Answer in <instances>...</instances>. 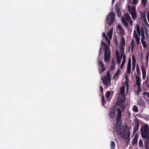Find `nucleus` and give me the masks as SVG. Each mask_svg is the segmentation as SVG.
<instances>
[{
  "mask_svg": "<svg viewBox=\"0 0 149 149\" xmlns=\"http://www.w3.org/2000/svg\"><path fill=\"white\" fill-rule=\"evenodd\" d=\"M98 63L99 66L101 67L99 69V71L101 73L103 72L105 70L106 68H104V64L102 63L100 60L98 61Z\"/></svg>",
  "mask_w": 149,
  "mask_h": 149,
  "instance_id": "obj_8",
  "label": "nucleus"
},
{
  "mask_svg": "<svg viewBox=\"0 0 149 149\" xmlns=\"http://www.w3.org/2000/svg\"><path fill=\"white\" fill-rule=\"evenodd\" d=\"M104 59L105 62L109 63L111 58V52L110 49L104 50Z\"/></svg>",
  "mask_w": 149,
  "mask_h": 149,
  "instance_id": "obj_3",
  "label": "nucleus"
},
{
  "mask_svg": "<svg viewBox=\"0 0 149 149\" xmlns=\"http://www.w3.org/2000/svg\"><path fill=\"white\" fill-rule=\"evenodd\" d=\"M125 91V87L123 86H122L120 88V93L121 94H124Z\"/></svg>",
  "mask_w": 149,
  "mask_h": 149,
  "instance_id": "obj_34",
  "label": "nucleus"
},
{
  "mask_svg": "<svg viewBox=\"0 0 149 149\" xmlns=\"http://www.w3.org/2000/svg\"><path fill=\"white\" fill-rule=\"evenodd\" d=\"M134 38L136 42V44L137 45H138L139 43L140 38L139 36L135 37Z\"/></svg>",
  "mask_w": 149,
  "mask_h": 149,
  "instance_id": "obj_28",
  "label": "nucleus"
},
{
  "mask_svg": "<svg viewBox=\"0 0 149 149\" xmlns=\"http://www.w3.org/2000/svg\"><path fill=\"white\" fill-rule=\"evenodd\" d=\"M143 75V80H145L146 77V74H142Z\"/></svg>",
  "mask_w": 149,
  "mask_h": 149,
  "instance_id": "obj_58",
  "label": "nucleus"
},
{
  "mask_svg": "<svg viewBox=\"0 0 149 149\" xmlns=\"http://www.w3.org/2000/svg\"><path fill=\"white\" fill-rule=\"evenodd\" d=\"M120 33L122 35H124L125 34V33H124V29H123L121 30H120Z\"/></svg>",
  "mask_w": 149,
  "mask_h": 149,
  "instance_id": "obj_52",
  "label": "nucleus"
},
{
  "mask_svg": "<svg viewBox=\"0 0 149 149\" xmlns=\"http://www.w3.org/2000/svg\"><path fill=\"white\" fill-rule=\"evenodd\" d=\"M140 13L141 19H142L146 17V14L145 13H143L142 12H140Z\"/></svg>",
  "mask_w": 149,
  "mask_h": 149,
  "instance_id": "obj_35",
  "label": "nucleus"
},
{
  "mask_svg": "<svg viewBox=\"0 0 149 149\" xmlns=\"http://www.w3.org/2000/svg\"><path fill=\"white\" fill-rule=\"evenodd\" d=\"M110 95V93L109 91H108L107 92L106 94V97L107 98H108Z\"/></svg>",
  "mask_w": 149,
  "mask_h": 149,
  "instance_id": "obj_43",
  "label": "nucleus"
},
{
  "mask_svg": "<svg viewBox=\"0 0 149 149\" xmlns=\"http://www.w3.org/2000/svg\"><path fill=\"white\" fill-rule=\"evenodd\" d=\"M136 27H137L136 30L137 31V32L138 33L139 36H141V31L140 28V26L138 25H137L136 26Z\"/></svg>",
  "mask_w": 149,
  "mask_h": 149,
  "instance_id": "obj_18",
  "label": "nucleus"
},
{
  "mask_svg": "<svg viewBox=\"0 0 149 149\" xmlns=\"http://www.w3.org/2000/svg\"><path fill=\"white\" fill-rule=\"evenodd\" d=\"M124 102V101L122 99L116 102V105L119 106L120 105H124V104H123Z\"/></svg>",
  "mask_w": 149,
  "mask_h": 149,
  "instance_id": "obj_17",
  "label": "nucleus"
},
{
  "mask_svg": "<svg viewBox=\"0 0 149 149\" xmlns=\"http://www.w3.org/2000/svg\"><path fill=\"white\" fill-rule=\"evenodd\" d=\"M133 22V21H132L131 20H130V25L131 26H132V25Z\"/></svg>",
  "mask_w": 149,
  "mask_h": 149,
  "instance_id": "obj_59",
  "label": "nucleus"
},
{
  "mask_svg": "<svg viewBox=\"0 0 149 149\" xmlns=\"http://www.w3.org/2000/svg\"><path fill=\"white\" fill-rule=\"evenodd\" d=\"M140 130L142 137L148 140L149 139V127L148 125L146 124L141 127Z\"/></svg>",
  "mask_w": 149,
  "mask_h": 149,
  "instance_id": "obj_1",
  "label": "nucleus"
},
{
  "mask_svg": "<svg viewBox=\"0 0 149 149\" xmlns=\"http://www.w3.org/2000/svg\"><path fill=\"white\" fill-rule=\"evenodd\" d=\"M116 65V63L115 61H114L113 60L112 61L111 63V70H113L115 67Z\"/></svg>",
  "mask_w": 149,
  "mask_h": 149,
  "instance_id": "obj_24",
  "label": "nucleus"
},
{
  "mask_svg": "<svg viewBox=\"0 0 149 149\" xmlns=\"http://www.w3.org/2000/svg\"><path fill=\"white\" fill-rule=\"evenodd\" d=\"M129 1H130L131 0H129ZM138 3V1L137 0H133L132 1V4H135L136 5Z\"/></svg>",
  "mask_w": 149,
  "mask_h": 149,
  "instance_id": "obj_49",
  "label": "nucleus"
},
{
  "mask_svg": "<svg viewBox=\"0 0 149 149\" xmlns=\"http://www.w3.org/2000/svg\"><path fill=\"white\" fill-rule=\"evenodd\" d=\"M131 8L130 6L129 5H128V9L130 12L131 11Z\"/></svg>",
  "mask_w": 149,
  "mask_h": 149,
  "instance_id": "obj_60",
  "label": "nucleus"
},
{
  "mask_svg": "<svg viewBox=\"0 0 149 149\" xmlns=\"http://www.w3.org/2000/svg\"><path fill=\"white\" fill-rule=\"evenodd\" d=\"M102 36L103 37L105 38L106 40L108 39V38L107 36L105 33L103 32L102 33Z\"/></svg>",
  "mask_w": 149,
  "mask_h": 149,
  "instance_id": "obj_47",
  "label": "nucleus"
},
{
  "mask_svg": "<svg viewBox=\"0 0 149 149\" xmlns=\"http://www.w3.org/2000/svg\"><path fill=\"white\" fill-rule=\"evenodd\" d=\"M117 115L116 118V124L118 125L120 122V120L122 118V112L121 110L119 108L117 109Z\"/></svg>",
  "mask_w": 149,
  "mask_h": 149,
  "instance_id": "obj_6",
  "label": "nucleus"
},
{
  "mask_svg": "<svg viewBox=\"0 0 149 149\" xmlns=\"http://www.w3.org/2000/svg\"><path fill=\"white\" fill-rule=\"evenodd\" d=\"M136 84L137 86H141V83L140 82L141 81V79L140 77H139L138 76H137L136 74Z\"/></svg>",
  "mask_w": 149,
  "mask_h": 149,
  "instance_id": "obj_14",
  "label": "nucleus"
},
{
  "mask_svg": "<svg viewBox=\"0 0 149 149\" xmlns=\"http://www.w3.org/2000/svg\"><path fill=\"white\" fill-rule=\"evenodd\" d=\"M125 83L126 85L127 86V89L128 88V87H129L128 81H125Z\"/></svg>",
  "mask_w": 149,
  "mask_h": 149,
  "instance_id": "obj_54",
  "label": "nucleus"
},
{
  "mask_svg": "<svg viewBox=\"0 0 149 149\" xmlns=\"http://www.w3.org/2000/svg\"><path fill=\"white\" fill-rule=\"evenodd\" d=\"M115 15L111 12L109 13L106 19V21L109 26H110L114 21Z\"/></svg>",
  "mask_w": 149,
  "mask_h": 149,
  "instance_id": "obj_2",
  "label": "nucleus"
},
{
  "mask_svg": "<svg viewBox=\"0 0 149 149\" xmlns=\"http://www.w3.org/2000/svg\"><path fill=\"white\" fill-rule=\"evenodd\" d=\"M138 36H139L138 35L136 31L135 30H134L133 32V36L134 37H135Z\"/></svg>",
  "mask_w": 149,
  "mask_h": 149,
  "instance_id": "obj_48",
  "label": "nucleus"
},
{
  "mask_svg": "<svg viewBox=\"0 0 149 149\" xmlns=\"http://www.w3.org/2000/svg\"><path fill=\"white\" fill-rule=\"evenodd\" d=\"M142 74H146V71L144 68L142 67L141 68Z\"/></svg>",
  "mask_w": 149,
  "mask_h": 149,
  "instance_id": "obj_37",
  "label": "nucleus"
},
{
  "mask_svg": "<svg viewBox=\"0 0 149 149\" xmlns=\"http://www.w3.org/2000/svg\"><path fill=\"white\" fill-rule=\"evenodd\" d=\"M120 69L119 68L117 70V71L116 72V74H114L113 77V78H114V77H117L118 76L120 72Z\"/></svg>",
  "mask_w": 149,
  "mask_h": 149,
  "instance_id": "obj_29",
  "label": "nucleus"
},
{
  "mask_svg": "<svg viewBox=\"0 0 149 149\" xmlns=\"http://www.w3.org/2000/svg\"><path fill=\"white\" fill-rule=\"evenodd\" d=\"M138 137V135L137 134H136L133 139L132 144L133 145L137 143Z\"/></svg>",
  "mask_w": 149,
  "mask_h": 149,
  "instance_id": "obj_15",
  "label": "nucleus"
},
{
  "mask_svg": "<svg viewBox=\"0 0 149 149\" xmlns=\"http://www.w3.org/2000/svg\"><path fill=\"white\" fill-rule=\"evenodd\" d=\"M132 110L135 112H137L139 111L137 107L135 105L134 106Z\"/></svg>",
  "mask_w": 149,
  "mask_h": 149,
  "instance_id": "obj_33",
  "label": "nucleus"
},
{
  "mask_svg": "<svg viewBox=\"0 0 149 149\" xmlns=\"http://www.w3.org/2000/svg\"><path fill=\"white\" fill-rule=\"evenodd\" d=\"M120 107L122 109L123 112L125 110L126 108V106L125 105H120Z\"/></svg>",
  "mask_w": 149,
  "mask_h": 149,
  "instance_id": "obj_39",
  "label": "nucleus"
},
{
  "mask_svg": "<svg viewBox=\"0 0 149 149\" xmlns=\"http://www.w3.org/2000/svg\"><path fill=\"white\" fill-rule=\"evenodd\" d=\"M123 57V61L121 65L120 66V68L121 69H122V68L123 67L125 63V58H126V56H122Z\"/></svg>",
  "mask_w": 149,
  "mask_h": 149,
  "instance_id": "obj_19",
  "label": "nucleus"
},
{
  "mask_svg": "<svg viewBox=\"0 0 149 149\" xmlns=\"http://www.w3.org/2000/svg\"><path fill=\"white\" fill-rule=\"evenodd\" d=\"M124 47H121L120 50V51L121 52V57H122V56H125L124 54Z\"/></svg>",
  "mask_w": 149,
  "mask_h": 149,
  "instance_id": "obj_26",
  "label": "nucleus"
},
{
  "mask_svg": "<svg viewBox=\"0 0 149 149\" xmlns=\"http://www.w3.org/2000/svg\"><path fill=\"white\" fill-rule=\"evenodd\" d=\"M145 34L146 36V37L148 38V31H145Z\"/></svg>",
  "mask_w": 149,
  "mask_h": 149,
  "instance_id": "obj_55",
  "label": "nucleus"
},
{
  "mask_svg": "<svg viewBox=\"0 0 149 149\" xmlns=\"http://www.w3.org/2000/svg\"><path fill=\"white\" fill-rule=\"evenodd\" d=\"M111 149H114L115 148V143L113 141H111Z\"/></svg>",
  "mask_w": 149,
  "mask_h": 149,
  "instance_id": "obj_32",
  "label": "nucleus"
},
{
  "mask_svg": "<svg viewBox=\"0 0 149 149\" xmlns=\"http://www.w3.org/2000/svg\"><path fill=\"white\" fill-rule=\"evenodd\" d=\"M112 33L113 30L112 29H111V30L109 31H108V32L107 33V35L111 39V38L112 37Z\"/></svg>",
  "mask_w": 149,
  "mask_h": 149,
  "instance_id": "obj_20",
  "label": "nucleus"
},
{
  "mask_svg": "<svg viewBox=\"0 0 149 149\" xmlns=\"http://www.w3.org/2000/svg\"><path fill=\"white\" fill-rule=\"evenodd\" d=\"M146 87L147 88L149 89V84L148 83V82L146 83Z\"/></svg>",
  "mask_w": 149,
  "mask_h": 149,
  "instance_id": "obj_63",
  "label": "nucleus"
},
{
  "mask_svg": "<svg viewBox=\"0 0 149 149\" xmlns=\"http://www.w3.org/2000/svg\"><path fill=\"white\" fill-rule=\"evenodd\" d=\"M136 10L135 7L132 6L131 7V11L130 12L132 19L134 20H135L136 18L137 17Z\"/></svg>",
  "mask_w": 149,
  "mask_h": 149,
  "instance_id": "obj_4",
  "label": "nucleus"
},
{
  "mask_svg": "<svg viewBox=\"0 0 149 149\" xmlns=\"http://www.w3.org/2000/svg\"><path fill=\"white\" fill-rule=\"evenodd\" d=\"M121 47H124L125 46V40L124 37H122L120 42Z\"/></svg>",
  "mask_w": 149,
  "mask_h": 149,
  "instance_id": "obj_13",
  "label": "nucleus"
},
{
  "mask_svg": "<svg viewBox=\"0 0 149 149\" xmlns=\"http://www.w3.org/2000/svg\"><path fill=\"white\" fill-rule=\"evenodd\" d=\"M141 37H142V38H141V41L144 40L145 38L144 32L143 29H142L141 30Z\"/></svg>",
  "mask_w": 149,
  "mask_h": 149,
  "instance_id": "obj_23",
  "label": "nucleus"
},
{
  "mask_svg": "<svg viewBox=\"0 0 149 149\" xmlns=\"http://www.w3.org/2000/svg\"><path fill=\"white\" fill-rule=\"evenodd\" d=\"M114 131L117 133V134L119 135H120L123 132V130L121 128V126L120 125H118V126H116L114 128Z\"/></svg>",
  "mask_w": 149,
  "mask_h": 149,
  "instance_id": "obj_7",
  "label": "nucleus"
},
{
  "mask_svg": "<svg viewBox=\"0 0 149 149\" xmlns=\"http://www.w3.org/2000/svg\"><path fill=\"white\" fill-rule=\"evenodd\" d=\"M107 42L109 44V45H110V41L109 40V39L108 38V39L107 40H106Z\"/></svg>",
  "mask_w": 149,
  "mask_h": 149,
  "instance_id": "obj_62",
  "label": "nucleus"
},
{
  "mask_svg": "<svg viewBox=\"0 0 149 149\" xmlns=\"http://www.w3.org/2000/svg\"><path fill=\"white\" fill-rule=\"evenodd\" d=\"M117 27L118 29L120 30H121L122 29H123V27H122L121 26V25L120 24H118V26H117Z\"/></svg>",
  "mask_w": 149,
  "mask_h": 149,
  "instance_id": "obj_51",
  "label": "nucleus"
},
{
  "mask_svg": "<svg viewBox=\"0 0 149 149\" xmlns=\"http://www.w3.org/2000/svg\"><path fill=\"white\" fill-rule=\"evenodd\" d=\"M116 58L120 57V56L119 53L118 51H117L116 52Z\"/></svg>",
  "mask_w": 149,
  "mask_h": 149,
  "instance_id": "obj_50",
  "label": "nucleus"
},
{
  "mask_svg": "<svg viewBox=\"0 0 149 149\" xmlns=\"http://www.w3.org/2000/svg\"><path fill=\"white\" fill-rule=\"evenodd\" d=\"M125 81H128V78L127 75H126L125 77Z\"/></svg>",
  "mask_w": 149,
  "mask_h": 149,
  "instance_id": "obj_61",
  "label": "nucleus"
},
{
  "mask_svg": "<svg viewBox=\"0 0 149 149\" xmlns=\"http://www.w3.org/2000/svg\"><path fill=\"white\" fill-rule=\"evenodd\" d=\"M139 145L140 147H143V141L141 139H140L139 140Z\"/></svg>",
  "mask_w": 149,
  "mask_h": 149,
  "instance_id": "obj_41",
  "label": "nucleus"
},
{
  "mask_svg": "<svg viewBox=\"0 0 149 149\" xmlns=\"http://www.w3.org/2000/svg\"><path fill=\"white\" fill-rule=\"evenodd\" d=\"M102 105H104V104H105V101L104 98L103 94H102Z\"/></svg>",
  "mask_w": 149,
  "mask_h": 149,
  "instance_id": "obj_38",
  "label": "nucleus"
},
{
  "mask_svg": "<svg viewBox=\"0 0 149 149\" xmlns=\"http://www.w3.org/2000/svg\"><path fill=\"white\" fill-rule=\"evenodd\" d=\"M115 108L114 107H111L109 113V117L111 119L113 118L115 116Z\"/></svg>",
  "mask_w": 149,
  "mask_h": 149,
  "instance_id": "obj_5",
  "label": "nucleus"
},
{
  "mask_svg": "<svg viewBox=\"0 0 149 149\" xmlns=\"http://www.w3.org/2000/svg\"><path fill=\"white\" fill-rule=\"evenodd\" d=\"M115 0H112V5H113V3L115 2Z\"/></svg>",
  "mask_w": 149,
  "mask_h": 149,
  "instance_id": "obj_64",
  "label": "nucleus"
},
{
  "mask_svg": "<svg viewBox=\"0 0 149 149\" xmlns=\"http://www.w3.org/2000/svg\"><path fill=\"white\" fill-rule=\"evenodd\" d=\"M116 10L118 17H120L121 16L122 12H121L120 8H117V9Z\"/></svg>",
  "mask_w": 149,
  "mask_h": 149,
  "instance_id": "obj_21",
  "label": "nucleus"
},
{
  "mask_svg": "<svg viewBox=\"0 0 149 149\" xmlns=\"http://www.w3.org/2000/svg\"><path fill=\"white\" fill-rule=\"evenodd\" d=\"M121 21L122 24L125 26V27L127 28L128 24L125 17H121Z\"/></svg>",
  "mask_w": 149,
  "mask_h": 149,
  "instance_id": "obj_12",
  "label": "nucleus"
},
{
  "mask_svg": "<svg viewBox=\"0 0 149 149\" xmlns=\"http://www.w3.org/2000/svg\"><path fill=\"white\" fill-rule=\"evenodd\" d=\"M102 82L105 85H107L108 83V78L107 77L104 78L102 79Z\"/></svg>",
  "mask_w": 149,
  "mask_h": 149,
  "instance_id": "obj_22",
  "label": "nucleus"
},
{
  "mask_svg": "<svg viewBox=\"0 0 149 149\" xmlns=\"http://www.w3.org/2000/svg\"><path fill=\"white\" fill-rule=\"evenodd\" d=\"M120 4L119 3H117L115 5V9L116 10L117 9V8H119L120 7Z\"/></svg>",
  "mask_w": 149,
  "mask_h": 149,
  "instance_id": "obj_45",
  "label": "nucleus"
},
{
  "mask_svg": "<svg viewBox=\"0 0 149 149\" xmlns=\"http://www.w3.org/2000/svg\"><path fill=\"white\" fill-rule=\"evenodd\" d=\"M125 18H126L125 19H126V20L127 21H129L130 20H131L130 16L128 13H126L125 14Z\"/></svg>",
  "mask_w": 149,
  "mask_h": 149,
  "instance_id": "obj_25",
  "label": "nucleus"
},
{
  "mask_svg": "<svg viewBox=\"0 0 149 149\" xmlns=\"http://www.w3.org/2000/svg\"><path fill=\"white\" fill-rule=\"evenodd\" d=\"M137 104L140 106H145V102L142 99H140L138 100L137 102Z\"/></svg>",
  "mask_w": 149,
  "mask_h": 149,
  "instance_id": "obj_11",
  "label": "nucleus"
},
{
  "mask_svg": "<svg viewBox=\"0 0 149 149\" xmlns=\"http://www.w3.org/2000/svg\"><path fill=\"white\" fill-rule=\"evenodd\" d=\"M143 95L145 96H147L149 98V92H143Z\"/></svg>",
  "mask_w": 149,
  "mask_h": 149,
  "instance_id": "obj_46",
  "label": "nucleus"
},
{
  "mask_svg": "<svg viewBox=\"0 0 149 149\" xmlns=\"http://www.w3.org/2000/svg\"><path fill=\"white\" fill-rule=\"evenodd\" d=\"M143 47L145 48L147 47V43L144 40L141 41Z\"/></svg>",
  "mask_w": 149,
  "mask_h": 149,
  "instance_id": "obj_30",
  "label": "nucleus"
},
{
  "mask_svg": "<svg viewBox=\"0 0 149 149\" xmlns=\"http://www.w3.org/2000/svg\"><path fill=\"white\" fill-rule=\"evenodd\" d=\"M135 126L133 130V134H135L138 130L139 126V123L138 122H135Z\"/></svg>",
  "mask_w": 149,
  "mask_h": 149,
  "instance_id": "obj_10",
  "label": "nucleus"
},
{
  "mask_svg": "<svg viewBox=\"0 0 149 149\" xmlns=\"http://www.w3.org/2000/svg\"><path fill=\"white\" fill-rule=\"evenodd\" d=\"M100 90L102 94H103V89L102 86H100Z\"/></svg>",
  "mask_w": 149,
  "mask_h": 149,
  "instance_id": "obj_53",
  "label": "nucleus"
},
{
  "mask_svg": "<svg viewBox=\"0 0 149 149\" xmlns=\"http://www.w3.org/2000/svg\"><path fill=\"white\" fill-rule=\"evenodd\" d=\"M136 71L138 75L140 74V70L139 68V67L138 65H137L136 66Z\"/></svg>",
  "mask_w": 149,
  "mask_h": 149,
  "instance_id": "obj_31",
  "label": "nucleus"
},
{
  "mask_svg": "<svg viewBox=\"0 0 149 149\" xmlns=\"http://www.w3.org/2000/svg\"><path fill=\"white\" fill-rule=\"evenodd\" d=\"M101 45L104 46V50H106L110 49V47L108 46V45L103 41L102 42Z\"/></svg>",
  "mask_w": 149,
  "mask_h": 149,
  "instance_id": "obj_16",
  "label": "nucleus"
},
{
  "mask_svg": "<svg viewBox=\"0 0 149 149\" xmlns=\"http://www.w3.org/2000/svg\"><path fill=\"white\" fill-rule=\"evenodd\" d=\"M132 64L136 65V61L135 60V58L134 56H132Z\"/></svg>",
  "mask_w": 149,
  "mask_h": 149,
  "instance_id": "obj_36",
  "label": "nucleus"
},
{
  "mask_svg": "<svg viewBox=\"0 0 149 149\" xmlns=\"http://www.w3.org/2000/svg\"><path fill=\"white\" fill-rule=\"evenodd\" d=\"M136 65L132 64V69L133 71H134L135 69Z\"/></svg>",
  "mask_w": 149,
  "mask_h": 149,
  "instance_id": "obj_57",
  "label": "nucleus"
},
{
  "mask_svg": "<svg viewBox=\"0 0 149 149\" xmlns=\"http://www.w3.org/2000/svg\"><path fill=\"white\" fill-rule=\"evenodd\" d=\"M138 86V90L137 91V93L139 94V93L140 92L142 91L141 87L140 86Z\"/></svg>",
  "mask_w": 149,
  "mask_h": 149,
  "instance_id": "obj_44",
  "label": "nucleus"
},
{
  "mask_svg": "<svg viewBox=\"0 0 149 149\" xmlns=\"http://www.w3.org/2000/svg\"><path fill=\"white\" fill-rule=\"evenodd\" d=\"M148 0H141V2L144 6H146Z\"/></svg>",
  "mask_w": 149,
  "mask_h": 149,
  "instance_id": "obj_42",
  "label": "nucleus"
},
{
  "mask_svg": "<svg viewBox=\"0 0 149 149\" xmlns=\"http://www.w3.org/2000/svg\"><path fill=\"white\" fill-rule=\"evenodd\" d=\"M134 41L133 40H132L131 41V50L132 52L134 49Z\"/></svg>",
  "mask_w": 149,
  "mask_h": 149,
  "instance_id": "obj_27",
  "label": "nucleus"
},
{
  "mask_svg": "<svg viewBox=\"0 0 149 149\" xmlns=\"http://www.w3.org/2000/svg\"><path fill=\"white\" fill-rule=\"evenodd\" d=\"M127 74H130L131 71V58H129L128 62V64L127 66Z\"/></svg>",
  "mask_w": 149,
  "mask_h": 149,
  "instance_id": "obj_9",
  "label": "nucleus"
},
{
  "mask_svg": "<svg viewBox=\"0 0 149 149\" xmlns=\"http://www.w3.org/2000/svg\"><path fill=\"white\" fill-rule=\"evenodd\" d=\"M121 56L120 57L116 58L117 63L119 64L121 62V60L122 59Z\"/></svg>",
  "mask_w": 149,
  "mask_h": 149,
  "instance_id": "obj_40",
  "label": "nucleus"
},
{
  "mask_svg": "<svg viewBox=\"0 0 149 149\" xmlns=\"http://www.w3.org/2000/svg\"><path fill=\"white\" fill-rule=\"evenodd\" d=\"M144 22L145 23H147V21L146 19V17L142 19Z\"/></svg>",
  "mask_w": 149,
  "mask_h": 149,
  "instance_id": "obj_56",
  "label": "nucleus"
}]
</instances>
